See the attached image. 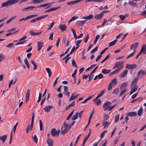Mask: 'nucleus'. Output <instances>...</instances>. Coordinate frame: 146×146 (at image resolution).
<instances>
[{"label":"nucleus","instance_id":"f257e3e1","mask_svg":"<svg viewBox=\"0 0 146 146\" xmlns=\"http://www.w3.org/2000/svg\"><path fill=\"white\" fill-rule=\"evenodd\" d=\"M19 1V0H7L6 1L2 3L1 7H7L9 6L16 4Z\"/></svg>","mask_w":146,"mask_h":146},{"label":"nucleus","instance_id":"f03ea898","mask_svg":"<svg viewBox=\"0 0 146 146\" xmlns=\"http://www.w3.org/2000/svg\"><path fill=\"white\" fill-rule=\"evenodd\" d=\"M131 91L129 92L130 95L135 92L137 90L138 86L135 85H131Z\"/></svg>","mask_w":146,"mask_h":146},{"label":"nucleus","instance_id":"7ed1b4c3","mask_svg":"<svg viewBox=\"0 0 146 146\" xmlns=\"http://www.w3.org/2000/svg\"><path fill=\"white\" fill-rule=\"evenodd\" d=\"M146 74V71H144L143 70H140L137 73V76L139 78H142L143 77V76Z\"/></svg>","mask_w":146,"mask_h":146},{"label":"nucleus","instance_id":"20e7f679","mask_svg":"<svg viewBox=\"0 0 146 146\" xmlns=\"http://www.w3.org/2000/svg\"><path fill=\"white\" fill-rule=\"evenodd\" d=\"M139 44V42H135L133 44H132L131 46L130 49L131 50L133 49L134 52H135L136 51V50Z\"/></svg>","mask_w":146,"mask_h":146},{"label":"nucleus","instance_id":"39448f33","mask_svg":"<svg viewBox=\"0 0 146 146\" xmlns=\"http://www.w3.org/2000/svg\"><path fill=\"white\" fill-rule=\"evenodd\" d=\"M36 16V15H30L29 16L26 17L25 18H23L19 20V22H21L22 21H25L27 20L28 19L31 18H33Z\"/></svg>","mask_w":146,"mask_h":146},{"label":"nucleus","instance_id":"423d86ee","mask_svg":"<svg viewBox=\"0 0 146 146\" xmlns=\"http://www.w3.org/2000/svg\"><path fill=\"white\" fill-rule=\"evenodd\" d=\"M111 105V103L110 102H107L105 103L103 105V108L104 110L105 111H106L107 109H108V110H109V108L110 107Z\"/></svg>","mask_w":146,"mask_h":146},{"label":"nucleus","instance_id":"0eeeda50","mask_svg":"<svg viewBox=\"0 0 146 146\" xmlns=\"http://www.w3.org/2000/svg\"><path fill=\"white\" fill-rule=\"evenodd\" d=\"M123 65H122L121 67L116 69L114 71L111 72L109 74L110 76H112L114 74H117L123 67Z\"/></svg>","mask_w":146,"mask_h":146},{"label":"nucleus","instance_id":"6e6552de","mask_svg":"<svg viewBox=\"0 0 146 146\" xmlns=\"http://www.w3.org/2000/svg\"><path fill=\"white\" fill-rule=\"evenodd\" d=\"M68 131V129H67L65 127H64L63 126H62L60 133L62 135H64Z\"/></svg>","mask_w":146,"mask_h":146},{"label":"nucleus","instance_id":"1a4fd4ad","mask_svg":"<svg viewBox=\"0 0 146 146\" xmlns=\"http://www.w3.org/2000/svg\"><path fill=\"white\" fill-rule=\"evenodd\" d=\"M137 66L135 64H127L126 65V68L128 69H133L135 68Z\"/></svg>","mask_w":146,"mask_h":146},{"label":"nucleus","instance_id":"9d476101","mask_svg":"<svg viewBox=\"0 0 146 146\" xmlns=\"http://www.w3.org/2000/svg\"><path fill=\"white\" fill-rule=\"evenodd\" d=\"M83 0H76L74 1L68 2L67 3V4L69 5H71L79 3Z\"/></svg>","mask_w":146,"mask_h":146},{"label":"nucleus","instance_id":"9b49d317","mask_svg":"<svg viewBox=\"0 0 146 146\" xmlns=\"http://www.w3.org/2000/svg\"><path fill=\"white\" fill-rule=\"evenodd\" d=\"M86 22V20H82L77 21L76 23V25L77 27H80L83 25Z\"/></svg>","mask_w":146,"mask_h":146},{"label":"nucleus","instance_id":"f8f14e48","mask_svg":"<svg viewBox=\"0 0 146 146\" xmlns=\"http://www.w3.org/2000/svg\"><path fill=\"white\" fill-rule=\"evenodd\" d=\"M37 50L38 51H39L43 46L44 43L43 42L40 41L37 42Z\"/></svg>","mask_w":146,"mask_h":146},{"label":"nucleus","instance_id":"ddd939ff","mask_svg":"<svg viewBox=\"0 0 146 146\" xmlns=\"http://www.w3.org/2000/svg\"><path fill=\"white\" fill-rule=\"evenodd\" d=\"M140 51L143 54H146V44H144L142 45Z\"/></svg>","mask_w":146,"mask_h":146},{"label":"nucleus","instance_id":"4468645a","mask_svg":"<svg viewBox=\"0 0 146 146\" xmlns=\"http://www.w3.org/2000/svg\"><path fill=\"white\" fill-rule=\"evenodd\" d=\"M79 95V94H72L71 97L69 98V101H71L72 100H75L76 98Z\"/></svg>","mask_w":146,"mask_h":146},{"label":"nucleus","instance_id":"2eb2a0df","mask_svg":"<svg viewBox=\"0 0 146 146\" xmlns=\"http://www.w3.org/2000/svg\"><path fill=\"white\" fill-rule=\"evenodd\" d=\"M128 71L127 70H125L122 73L119 75V76L120 78H123L125 76L127 75Z\"/></svg>","mask_w":146,"mask_h":146},{"label":"nucleus","instance_id":"dca6fc26","mask_svg":"<svg viewBox=\"0 0 146 146\" xmlns=\"http://www.w3.org/2000/svg\"><path fill=\"white\" fill-rule=\"evenodd\" d=\"M103 16V13L101 12L99 14L96 15L94 17V18L100 20L102 18Z\"/></svg>","mask_w":146,"mask_h":146},{"label":"nucleus","instance_id":"f3484780","mask_svg":"<svg viewBox=\"0 0 146 146\" xmlns=\"http://www.w3.org/2000/svg\"><path fill=\"white\" fill-rule=\"evenodd\" d=\"M53 108V106H48L44 108V110L45 112H48L50 110Z\"/></svg>","mask_w":146,"mask_h":146},{"label":"nucleus","instance_id":"a211bd4d","mask_svg":"<svg viewBox=\"0 0 146 146\" xmlns=\"http://www.w3.org/2000/svg\"><path fill=\"white\" fill-rule=\"evenodd\" d=\"M127 86V83L124 82L120 86V90L126 89V88Z\"/></svg>","mask_w":146,"mask_h":146},{"label":"nucleus","instance_id":"6ab92c4d","mask_svg":"<svg viewBox=\"0 0 146 146\" xmlns=\"http://www.w3.org/2000/svg\"><path fill=\"white\" fill-rule=\"evenodd\" d=\"M124 63V62L123 61H121L115 63V64H116V66L117 68H119L121 67L122 65H123V64Z\"/></svg>","mask_w":146,"mask_h":146},{"label":"nucleus","instance_id":"aec40b11","mask_svg":"<svg viewBox=\"0 0 146 146\" xmlns=\"http://www.w3.org/2000/svg\"><path fill=\"white\" fill-rule=\"evenodd\" d=\"M36 8V7L35 6H29L28 7L23 8L22 9V10L24 11H27L29 10H32L33 9H35Z\"/></svg>","mask_w":146,"mask_h":146},{"label":"nucleus","instance_id":"412c9836","mask_svg":"<svg viewBox=\"0 0 146 146\" xmlns=\"http://www.w3.org/2000/svg\"><path fill=\"white\" fill-rule=\"evenodd\" d=\"M46 142L48 144V146H52L53 145V140L49 138L46 140Z\"/></svg>","mask_w":146,"mask_h":146},{"label":"nucleus","instance_id":"4be33fe9","mask_svg":"<svg viewBox=\"0 0 146 146\" xmlns=\"http://www.w3.org/2000/svg\"><path fill=\"white\" fill-rule=\"evenodd\" d=\"M98 98H96V97L93 100V101L95 102V104L97 105H99L101 103V101L100 100H97Z\"/></svg>","mask_w":146,"mask_h":146},{"label":"nucleus","instance_id":"5701e85b","mask_svg":"<svg viewBox=\"0 0 146 146\" xmlns=\"http://www.w3.org/2000/svg\"><path fill=\"white\" fill-rule=\"evenodd\" d=\"M30 91L29 90H28L27 92L26 95V102H28L29 99V97L30 95Z\"/></svg>","mask_w":146,"mask_h":146},{"label":"nucleus","instance_id":"b1692460","mask_svg":"<svg viewBox=\"0 0 146 146\" xmlns=\"http://www.w3.org/2000/svg\"><path fill=\"white\" fill-rule=\"evenodd\" d=\"M64 127H65L67 129H68L69 130V129L71 127V124L69 123H68L66 124V122H64L63 123V126Z\"/></svg>","mask_w":146,"mask_h":146},{"label":"nucleus","instance_id":"393cba45","mask_svg":"<svg viewBox=\"0 0 146 146\" xmlns=\"http://www.w3.org/2000/svg\"><path fill=\"white\" fill-rule=\"evenodd\" d=\"M137 115V113L136 112L133 111L130 112L127 114L128 116L130 117L135 116Z\"/></svg>","mask_w":146,"mask_h":146},{"label":"nucleus","instance_id":"a878e982","mask_svg":"<svg viewBox=\"0 0 146 146\" xmlns=\"http://www.w3.org/2000/svg\"><path fill=\"white\" fill-rule=\"evenodd\" d=\"M90 133H91V131H90V132H89V134L87 135V136H86V137H85L84 139V140H83V145H82L83 146H84L86 141L89 138L90 135Z\"/></svg>","mask_w":146,"mask_h":146},{"label":"nucleus","instance_id":"bb28decb","mask_svg":"<svg viewBox=\"0 0 146 146\" xmlns=\"http://www.w3.org/2000/svg\"><path fill=\"white\" fill-rule=\"evenodd\" d=\"M59 28L61 31L63 32L66 30V27L64 25L62 24L60 25Z\"/></svg>","mask_w":146,"mask_h":146},{"label":"nucleus","instance_id":"cd10ccee","mask_svg":"<svg viewBox=\"0 0 146 146\" xmlns=\"http://www.w3.org/2000/svg\"><path fill=\"white\" fill-rule=\"evenodd\" d=\"M7 138V135H5L2 136L0 137V140L2 141L3 143L5 141Z\"/></svg>","mask_w":146,"mask_h":146},{"label":"nucleus","instance_id":"c85d7f7f","mask_svg":"<svg viewBox=\"0 0 146 146\" xmlns=\"http://www.w3.org/2000/svg\"><path fill=\"white\" fill-rule=\"evenodd\" d=\"M93 15L92 14H91L89 15L88 16L86 17H84L83 18L84 19H85L86 20H90L92 19L93 18Z\"/></svg>","mask_w":146,"mask_h":146},{"label":"nucleus","instance_id":"c756f323","mask_svg":"<svg viewBox=\"0 0 146 146\" xmlns=\"http://www.w3.org/2000/svg\"><path fill=\"white\" fill-rule=\"evenodd\" d=\"M51 134L53 137H54L56 135V130L54 128L51 131Z\"/></svg>","mask_w":146,"mask_h":146},{"label":"nucleus","instance_id":"7c9ffc66","mask_svg":"<svg viewBox=\"0 0 146 146\" xmlns=\"http://www.w3.org/2000/svg\"><path fill=\"white\" fill-rule=\"evenodd\" d=\"M110 70H107L106 69H103L102 70V73L104 74H106L110 73Z\"/></svg>","mask_w":146,"mask_h":146},{"label":"nucleus","instance_id":"2f4dec72","mask_svg":"<svg viewBox=\"0 0 146 146\" xmlns=\"http://www.w3.org/2000/svg\"><path fill=\"white\" fill-rule=\"evenodd\" d=\"M117 40L116 39L114 40L113 41H112L110 42L108 46L110 47L113 46L116 43Z\"/></svg>","mask_w":146,"mask_h":146},{"label":"nucleus","instance_id":"473e14b6","mask_svg":"<svg viewBox=\"0 0 146 146\" xmlns=\"http://www.w3.org/2000/svg\"><path fill=\"white\" fill-rule=\"evenodd\" d=\"M33 128V126L29 125L27 127L26 129V132L27 133H28L29 132V130H31Z\"/></svg>","mask_w":146,"mask_h":146},{"label":"nucleus","instance_id":"72a5a7b5","mask_svg":"<svg viewBox=\"0 0 146 146\" xmlns=\"http://www.w3.org/2000/svg\"><path fill=\"white\" fill-rule=\"evenodd\" d=\"M78 112H76L75 114H74L72 116L71 119L72 120H74L76 119L78 117Z\"/></svg>","mask_w":146,"mask_h":146},{"label":"nucleus","instance_id":"f704fd0d","mask_svg":"<svg viewBox=\"0 0 146 146\" xmlns=\"http://www.w3.org/2000/svg\"><path fill=\"white\" fill-rule=\"evenodd\" d=\"M143 111V108H140L138 110L137 112V114L139 116H141L142 113Z\"/></svg>","mask_w":146,"mask_h":146},{"label":"nucleus","instance_id":"c9c22d12","mask_svg":"<svg viewBox=\"0 0 146 146\" xmlns=\"http://www.w3.org/2000/svg\"><path fill=\"white\" fill-rule=\"evenodd\" d=\"M138 78H139V77L137 76L136 77L134 78V79L133 80V81L131 83V84H132V85H136V83L137 82V81L138 80Z\"/></svg>","mask_w":146,"mask_h":146},{"label":"nucleus","instance_id":"e433bc0d","mask_svg":"<svg viewBox=\"0 0 146 146\" xmlns=\"http://www.w3.org/2000/svg\"><path fill=\"white\" fill-rule=\"evenodd\" d=\"M129 4L131 6H135L136 7L137 6V3H134L132 1H130L129 2Z\"/></svg>","mask_w":146,"mask_h":146},{"label":"nucleus","instance_id":"4c0bfd02","mask_svg":"<svg viewBox=\"0 0 146 146\" xmlns=\"http://www.w3.org/2000/svg\"><path fill=\"white\" fill-rule=\"evenodd\" d=\"M46 70L48 74V76L50 77L52 75V72L51 70L49 68H46Z\"/></svg>","mask_w":146,"mask_h":146},{"label":"nucleus","instance_id":"58836bf2","mask_svg":"<svg viewBox=\"0 0 146 146\" xmlns=\"http://www.w3.org/2000/svg\"><path fill=\"white\" fill-rule=\"evenodd\" d=\"M30 62L33 64L34 66L33 68L34 70H35L37 67V66L35 62L33 60H31L30 61Z\"/></svg>","mask_w":146,"mask_h":146},{"label":"nucleus","instance_id":"ea45409f","mask_svg":"<svg viewBox=\"0 0 146 146\" xmlns=\"http://www.w3.org/2000/svg\"><path fill=\"white\" fill-rule=\"evenodd\" d=\"M104 0H87L85 1L86 2H90L91 1H95L98 2H102Z\"/></svg>","mask_w":146,"mask_h":146},{"label":"nucleus","instance_id":"a19ab883","mask_svg":"<svg viewBox=\"0 0 146 146\" xmlns=\"http://www.w3.org/2000/svg\"><path fill=\"white\" fill-rule=\"evenodd\" d=\"M112 85H115L117 83V79L116 78H115L113 79L112 80H111V82L110 83Z\"/></svg>","mask_w":146,"mask_h":146},{"label":"nucleus","instance_id":"79ce46f5","mask_svg":"<svg viewBox=\"0 0 146 146\" xmlns=\"http://www.w3.org/2000/svg\"><path fill=\"white\" fill-rule=\"evenodd\" d=\"M106 91V90H104L101 92L96 97V98H99L102 97L104 93Z\"/></svg>","mask_w":146,"mask_h":146},{"label":"nucleus","instance_id":"37998d69","mask_svg":"<svg viewBox=\"0 0 146 146\" xmlns=\"http://www.w3.org/2000/svg\"><path fill=\"white\" fill-rule=\"evenodd\" d=\"M110 122H108L106 121H104L103 122V125L104 126V129H105L107 126Z\"/></svg>","mask_w":146,"mask_h":146},{"label":"nucleus","instance_id":"c03bdc74","mask_svg":"<svg viewBox=\"0 0 146 146\" xmlns=\"http://www.w3.org/2000/svg\"><path fill=\"white\" fill-rule=\"evenodd\" d=\"M78 18L77 16H73L72 18L68 22V24H69L72 21H74L76 19H77Z\"/></svg>","mask_w":146,"mask_h":146},{"label":"nucleus","instance_id":"a18cd8bd","mask_svg":"<svg viewBox=\"0 0 146 146\" xmlns=\"http://www.w3.org/2000/svg\"><path fill=\"white\" fill-rule=\"evenodd\" d=\"M17 17L16 16H14L13 17L10 19L6 23L7 24H8L10 23L13 20Z\"/></svg>","mask_w":146,"mask_h":146},{"label":"nucleus","instance_id":"49530a36","mask_svg":"<svg viewBox=\"0 0 146 146\" xmlns=\"http://www.w3.org/2000/svg\"><path fill=\"white\" fill-rule=\"evenodd\" d=\"M32 139L33 141L35 142L36 143H37L38 142V139L36 135L35 134L34 136L32 137Z\"/></svg>","mask_w":146,"mask_h":146},{"label":"nucleus","instance_id":"de8ad7c7","mask_svg":"<svg viewBox=\"0 0 146 146\" xmlns=\"http://www.w3.org/2000/svg\"><path fill=\"white\" fill-rule=\"evenodd\" d=\"M122 90V91L121 92L119 95V96L120 97L122 96L126 92L127 90V89H125Z\"/></svg>","mask_w":146,"mask_h":146},{"label":"nucleus","instance_id":"09e8293b","mask_svg":"<svg viewBox=\"0 0 146 146\" xmlns=\"http://www.w3.org/2000/svg\"><path fill=\"white\" fill-rule=\"evenodd\" d=\"M74 110H72V111L71 112V113L69 115L68 117L66 118V120H69L70 118L72 117V116L73 115V113L74 112Z\"/></svg>","mask_w":146,"mask_h":146},{"label":"nucleus","instance_id":"8fccbe9b","mask_svg":"<svg viewBox=\"0 0 146 146\" xmlns=\"http://www.w3.org/2000/svg\"><path fill=\"white\" fill-rule=\"evenodd\" d=\"M119 92V89L118 88L115 89L113 91L112 94H117Z\"/></svg>","mask_w":146,"mask_h":146},{"label":"nucleus","instance_id":"3c124183","mask_svg":"<svg viewBox=\"0 0 146 146\" xmlns=\"http://www.w3.org/2000/svg\"><path fill=\"white\" fill-rule=\"evenodd\" d=\"M61 7L60 6H59V7H52V8H51L49 9L50 11H55L59 8H61Z\"/></svg>","mask_w":146,"mask_h":146},{"label":"nucleus","instance_id":"603ef678","mask_svg":"<svg viewBox=\"0 0 146 146\" xmlns=\"http://www.w3.org/2000/svg\"><path fill=\"white\" fill-rule=\"evenodd\" d=\"M107 130H106L103 132L100 135V137L101 139H102L104 137L105 134L107 132Z\"/></svg>","mask_w":146,"mask_h":146},{"label":"nucleus","instance_id":"864d4df0","mask_svg":"<svg viewBox=\"0 0 146 146\" xmlns=\"http://www.w3.org/2000/svg\"><path fill=\"white\" fill-rule=\"evenodd\" d=\"M72 64L73 66H75V68H76L78 66L76 64V63L75 62L74 59H73L72 60Z\"/></svg>","mask_w":146,"mask_h":146},{"label":"nucleus","instance_id":"5fc2aeb1","mask_svg":"<svg viewBox=\"0 0 146 146\" xmlns=\"http://www.w3.org/2000/svg\"><path fill=\"white\" fill-rule=\"evenodd\" d=\"M126 17V15H119V17H120V19L122 21L124 20Z\"/></svg>","mask_w":146,"mask_h":146},{"label":"nucleus","instance_id":"6e6d98bb","mask_svg":"<svg viewBox=\"0 0 146 146\" xmlns=\"http://www.w3.org/2000/svg\"><path fill=\"white\" fill-rule=\"evenodd\" d=\"M12 131H11V134H10V139L9 141V144H11V141L12 140Z\"/></svg>","mask_w":146,"mask_h":146},{"label":"nucleus","instance_id":"4d7b16f0","mask_svg":"<svg viewBox=\"0 0 146 146\" xmlns=\"http://www.w3.org/2000/svg\"><path fill=\"white\" fill-rule=\"evenodd\" d=\"M39 19L38 17H37L35 19H32V20H31L30 21V22L31 23H35L36 21H39Z\"/></svg>","mask_w":146,"mask_h":146},{"label":"nucleus","instance_id":"13d9d810","mask_svg":"<svg viewBox=\"0 0 146 146\" xmlns=\"http://www.w3.org/2000/svg\"><path fill=\"white\" fill-rule=\"evenodd\" d=\"M39 126H40V131L42 130V121L41 120H40L39 121Z\"/></svg>","mask_w":146,"mask_h":146},{"label":"nucleus","instance_id":"bf43d9fd","mask_svg":"<svg viewBox=\"0 0 146 146\" xmlns=\"http://www.w3.org/2000/svg\"><path fill=\"white\" fill-rule=\"evenodd\" d=\"M89 35L88 34H87L85 38L84 39V42L86 43L88 40V38H89Z\"/></svg>","mask_w":146,"mask_h":146},{"label":"nucleus","instance_id":"052dcab7","mask_svg":"<svg viewBox=\"0 0 146 146\" xmlns=\"http://www.w3.org/2000/svg\"><path fill=\"white\" fill-rule=\"evenodd\" d=\"M54 3V2H51L50 3H47L43 4H42V7H45V6L48 5H51Z\"/></svg>","mask_w":146,"mask_h":146},{"label":"nucleus","instance_id":"680f3d73","mask_svg":"<svg viewBox=\"0 0 146 146\" xmlns=\"http://www.w3.org/2000/svg\"><path fill=\"white\" fill-rule=\"evenodd\" d=\"M98 48V46H96L95 48H94L90 52L91 53H92L94 52H95L97 50Z\"/></svg>","mask_w":146,"mask_h":146},{"label":"nucleus","instance_id":"e2e57ef3","mask_svg":"<svg viewBox=\"0 0 146 146\" xmlns=\"http://www.w3.org/2000/svg\"><path fill=\"white\" fill-rule=\"evenodd\" d=\"M135 52H134V51H133V52L131 53V54H130L129 55H128L127 57V59H128L131 57H132L133 56V55L134 54V53Z\"/></svg>","mask_w":146,"mask_h":146},{"label":"nucleus","instance_id":"0e129e2a","mask_svg":"<svg viewBox=\"0 0 146 146\" xmlns=\"http://www.w3.org/2000/svg\"><path fill=\"white\" fill-rule=\"evenodd\" d=\"M48 15H44L43 16H41L38 17V18L39 20H40L41 19L44 18H45L46 17H48Z\"/></svg>","mask_w":146,"mask_h":146},{"label":"nucleus","instance_id":"69168bd1","mask_svg":"<svg viewBox=\"0 0 146 146\" xmlns=\"http://www.w3.org/2000/svg\"><path fill=\"white\" fill-rule=\"evenodd\" d=\"M32 3L34 4L40 3L39 0H32Z\"/></svg>","mask_w":146,"mask_h":146},{"label":"nucleus","instance_id":"338daca9","mask_svg":"<svg viewBox=\"0 0 146 146\" xmlns=\"http://www.w3.org/2000/svg\"><path fill=\"white\" fill-rule=\"evenodd\" d=\"M119 115H116L115 119V123L117 122L119 120Z\"/></svg>","mask_w":146,"mask_h":146},{"label":"nucleus","instance_id":"774afa93","mask_svg":"<svg viewBox=\"0 0 146 146\" xmlns=\"http://www.w3.org/2000/svg\"><path fill=\"white\" fill-rule=\"evenodd\" d=\"M98 78L99 79H101L104 77L103 75L101 73L100 74L98 75Z\"/></svg>","mask_w":146,"mask_h":146}]
</instances>
